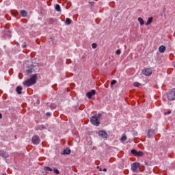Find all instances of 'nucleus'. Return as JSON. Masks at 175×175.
I'll return each instance as SVG.
<instances>
[{
	"instance_id": "f257e3e1",
	"label": "nucleus",
	"mask_w": 175,
	"mask_h": 175,
	"mask_svg": "<svg viewBox=\"0 0 175 175\" xmlns=\"http://www.w3.org/2000/svg\"><path fill=\"white\" fill-rule=\"evenodd\" d=\"M100 117H102V113H98L92 116L90 119L91 124H92V125H95L96 126H99V125H100V122H99Z\"/></svg>"
},
{
	"instance_id": "f03ea898",
	"label": "nucleus",
	"mask_w": 175,
	"mask_h": 175,
	"mask_svg": "<svg viewBox=\"0 0 175 175\" xmlns=\"http://www.w3.org/2000/svg\"><path fill=\"white\" fill-rule=\"evenodd\" d=\"M36 79H38V76H36V75H33L29 79L25 81L23 84L24 85H26V87H31V85L36 84Z\"/></svg>"
},
{
	"instance_id": "7ed1b4c3",
	"label": "nucleus",
	"mask_w": 175,
	"mask_h": 175,
	"mask_svg": "<svg viewBox=\"0 0 175 175\" xmlns=\"http://www.w3.org/2000/svg\"><path fill=\"white\" fill-rule=\"evenodd\" d=\"M167 98L170 102L175 100V89H173L172 91L168 92L166 94Z\"/></svg>"
},
{
	"instance_id": "20e7f679",
	"label": "nucleus",
	"mask_w": 175,
	"mask_h": 175,
	"mask_svg": "<svg viewBox=\"0 0 175 175\" xmlns=\"http://www.w3.org/2000/svg\"><path fill=\"white\" fill-rule=\"evenodd\" d=\"M140 166V163L137 162H135L131 165V170L134 172V173H137L138 167Z\"/></svg>"
},
{
	"instance_id": "39448f33",
	"label": "nucleus",
	"mask_w": 175,
	"mask_h": 175,
	"mask_svg": "<svg viewBox=\"0 0 175 175\" xmlns=\"http://www.w3.org/2000/svg\"><path fill=\"white\" fill-rule=\"evenodd\" d=\"M142 73L144 76H151L152 75V70L151 68H144L142 70Z\"/></svg>"
},
{
	"instance_id": "423d86ee",
	"label": "nucleus",
	"mask_w": 175,
	"mask_h": 175,
	"mask_svg": "<svg viewBox=\"0 0 175 175\" xmlns=\"http://www.w3.org/2000/svg\"><path fill=\"white\" fill-rule=\"evenodd\" d=\"M33 144H39L40 143V138L38 135H35L32 137Z\"/></svg>"
},
{
	"instance_id": "0eeeda50",
	"label": "nucleus",
	"mask_w": 175,
	"mask_h": 175,
	"mask_svg": "<svg viewBox=\"0 0 175 175\" xmlns=\"http://www.w3.org/2000/svg\"><path fill=\"white\" fill-rule=\"evenodd\" d=\"M95 94H96V91H95V90H92L91 92H88V93H86V96L89 99H91V98H92V96H94Z\"/></svg>"
},
{
	"instance_id": "6e6552de",
	"label": "nucleus",
	"mask_w": 175,
	"mask_h": 175,
	"mask_svg": "<svg viewBox=\"0 0 175 175\" xmlns=\"http://www.w3.org/2000/svg\"><path fill=\"white\" fill-rule=\"evenodd\" d=\"M98 136H100L101 137H103V139H107V133H106V131H100L98 132Z\"/></svg>"
},
{
	"instance_id": "1a4fd4ad",
	"label": "nucleus",
	"mask_w": 175,
	"mask_h": 175,
	"mask_svg": "<svg viewBox=\"0 0 175 175\" xmlns=\"http://www.w3.org/2000/svg\"><path fill=\"white\" fill-rule=\"evenodd\" d=\"M0 157L2 158H9V154L5 151H0Z\"/></svg>"
},
{
	"instance_id": "9d476101",
	"label": "nucleus",
	"mask_w": 175,
	"mask_h": 175,
	"mask_svg": "<svg viewBox=\"0 0 175 175\" xmlns=\"http://www.w3.org/2000/svg\"><path fill=\"white\" fill-rule=\"evenodd\" d=\"M159 53H165L166 51V47L163 45H161L159 48Z\"/></svg>"
},
{
	"instance_id": "9b49d317",
	"label": "nucleus",
	"mask_w": 175,
	"mask_h": 175,
	"mask_svg": "<svg viewBox=\"0 0 175 175\" xmlns=\"http://www.w3.org/2000/svg\"><path fill=\"white\" fill-rule=\"evenodd\" d=\"M71 150L69 148H66L63 152V155H69L70 154Z\"/></svg>"
},
{
	"instance_id": "f8f14e48",
	"label": "nucleus",
	"mask_w": 175,
	"mask_h": 175,
	"mask_svg": "<svg viewBox=\"0 0 175 175\" xmlns=\"http://www.w3.org/2000/svg\"><path fill=\"white\" fill-rule=\"evenodd\" d=\"M21 14L22 17H27V16H28V12L24 10H21Z\"/></svg>"
},
{
	"instance_id": "ddd939ff",
	"label": "nucleus",
	"mask_w": 175,
	"mask_h": 175,
	"mask_svg": "<svg viewBox=\"0 0 175 175\" xmlns=\"http://www.w3.org/2000/svg\"><path fill=\"white\" fill-rule=\"evenodd\" d=\"M21 91H23V88L21 86H18L16 88V92H17V94H18V95H21V94H22Z\"/></svg>"
},
{
	"instance_id": "4468645a",
	"label": "nucleus",
	"mask_w": 175,
	"mask_h": 175,
	"mask_svg": "<svg viewBox=\"0 0 175 175\" xmlns=\"http://www.w3.org/2000/svg\"><path fill=\"white\" fill-rule=\"evenodd\" d=\"M152 135H154V130H152V129L148 130V137H151V136H152Z\"/></svg>"
},
{
	"instance_id": "2eb2a0df",
	"label": "nucleus",
	"mask_w": 175,
	"mask_h": 175,
	"mask_svg": "<svg viewBox=\"0 0 175 175\" xmlns=\"http://www.w3.org/2000/svg\"><path fill=\"white\" fill-rule=\"evenodd\" d=\"M152 20H154V18H152V17H150L148 19L147 23H146V25H150V24H151L152 23Z\"/></svg>"
},
{
	"instance_id": "dca6fc26",
	"label": "nucleus",
	"mask_w": 175,
	"mask_h": 175,
	"mask_svg": "<svg viewBox=\"0 0 175 175\" xmlns=\"http://www.w3.org/2000/svg\"><path fill=\"white\" fill-rule=\"evenodd\" d=\"M65 23L66 24V25H70L72 24V20H70V18H67L66 19Z\"/></svg>"
},
{
	"instance_id": "f3484780",
	"label": "nucleus",
	"mask_w": 175,
	"mask_h": 175,
	"mask_svg": "<svg viewBox=\"0 0 175 175\" xmlns=\"http://www.w3.org/2000/svg\"><path fill=\"white\" fill-rule=\"evenodd\" d=\"M55 9L57 12H61V6L59 4H56Z\"/></svg>"
},
{
	"instance_id": "a211bd4d",
	"label": "nucleus",
	"mask_w": 175,
	"mask_h": 175,
	"mask_svg": "<svg viewBox=\"0 0 175 175\" xmlns=\"http://www.w3.org/2000/svg\"><path fill=\"white\" fill-rule=\"evenodd\" d=\"M138 21L140 25H144V21L141 17L138 18Z\"/></svg>"
},
{
	"instance_id": "6ab92c4d",
	"label": "nucleus",
	"mask_w": 175,
	"mask_h": 175,
	"mask_svg": "<svg viewBox=\"0 0 175 175\" xmlns=\"http://www.w3.org/2000/svg\"><path fill=\"white\" fill-rule=\"evenodd\" d=\"M143 155H144V153L142 151L137 152L136 157H143Z\"/></svg>"
},
{
	"instance_id": "aec40b11",
	"label": "nucleus",
	"mask_w": 175,
	"mask_h": 175,
	"mask_svg": "<svg viewBox=\"0 0 175 175\" xmlns=\"http://www.w3.org/2000/svg\"><path fill=\"white\" fill-rule=\"evenodd\" d=\"M120 141L122 142V143H124V142L126 141V136L124 135L121 137Z\"/></svg>"
},
{
	"instance_id": "412c9836",
	"label": "nucleus",
	"mask_w": 175,
	"mask_h": 175,
	"mask_svg": "<svg viewBox=\"0 0 175 175\" xmlns=\"http://www.w3.org/2000/svg\"><path fill=\"white\" fill-rule=\"evenodd\" d=\"M131 154H133V155H135V157H136V155L137 154V151L135 149H133V150H131Z\"/></svg>"
},
{
	"instance_id": "4be33fe9",
	"label": "nucleus",
	"mask_w": 175,
	"mask_h": 175,
	"mask_svg": "<svg viewBox=\"0 0 175 175\" xmlns=\"http://www.w3.org/2000/svg\"><path fill=\"white\" fill-rule=\"evenodd\" d=\"M44 169L47 170L48 172H53V168L50 167H45Z\"/></svg>"
},
{
	"instance_id": "5701e85b",
	"label": "nucleus",
	"mask_w": 175,
	"mask_h": 175,
	"mask_svg": "<svg viewBox=\"0 0 175 175\" xmlns=\"http://www.w3.org/2000/svg\"><path fill=\"white\" fill-rule=\"evenodd\" d=\"M26 73H27V75H31V73H32L31 68H29V69L27 70Z\"/></svg>"
},
{
	"instance_id": "b1692460",
	"label": "nucleus",
	"mask_w": 175,
	"mask_h": 175,
	"mask_svg": "<svg viewBox=\"0 0 175 175\" xmlns=\"http://www.w3.org/2000/svg\"><path fill=\"white\" fill-rule=\"evenodd\" d=\"M53 172L56 174H59V170H58V169H57V168H53Z\"/></svg>"
},
{
	"instance_id": "393cba45",
	"label": "nucleus",
	"mask_w": 175,
	"mask_h": 175,
	"mask_svg": "<svg viewBox=\"0 0 175 175\" xmlns=\"http://www.w3.org/2000/svg\"><path fill=\"white\" fill-rule=\"evenodd\" d=\"M134 87H140V83L139 82H135L133 83Z\"/></svg>"
},
{
	"instance_id": "a878e982",
	"label": "nucleus",
	"mask_w": 175,
	"mask_h": 175,
	"mask_svg": "<svg viewBox=\"0 0 175 175\" xmlns=\"http://www.w3.org/2000/svg\"><path fill=\"white\" fill-rule=\"evenodd\" d=\"M116 83H117V81L112 80L111 82V87H113V85H114V84H116Z\"/></svg>"
},
{
	"instance_id": "bb28decb",
	"label": "nucleus",
	"mask_w": 175,
	"mask_h": 175,
	"mask_svg": "<svg viewBox=\"0 0 175 175\" xmlns=\"http://www.w3.org/2000/svg\"><path fill=\"white\" fill-rule=\"evenodd\" d=\"M92 49H96V47H98V44H96V43H93L92 44Z\"/></svg>"
},
{
	"instance_id": "cd10ccee",
	"label": "nucleus",
	"mask_w": 175,
	"mask_h": 175,
	"mask_svg": "<svg viewBox=\"0 0 175 175\" xmlns=\"http://www.w3.org/2000/svg\"><path fill=\"white\" fill-rule=\"evenodd\" d=\"M116 54L117 55H120V54H121V50L120 49H118L116 52Z\"/></svg>"
},
{
	"instance_id": "c85d7f7f",
	"label": "nucleus",
	"mask_w": 175,
	"mask_h": 175,
	"mask_svg": "<svg viewBox=\"0 0 175 175\" xmlns=\"http://www.w3.org/2000/svg\"><path fill=\"white\" fill-rule=\"evenodd\" d=\"M164 114H165V116H166L167 114H172V111H168L167 112H165Z\"/></svg>"
},
{
	"instance_id": "c756f323",
	"label": "nucleus",
	"mask_w": 175,
	"mask_h": 175,
	"mask_svg": "<svg viewBox=\"0 0 175 175\" xmlns=\"http://www.w3.org/2000/svg\"><path fill=\"white\" fill-rule=\"evenodd\" d=\"M46 116H51V113H49V112H48V113H46Z\"/></svg>"
},
{
	"instance_id": "7c9ffc66",
	"label": "nucleus",
	"mask_w": 175,
	"mask_h": 175,
	"mask_svg": "<svg viewBox=\"0 0 175 175\" xmlns=\"http://www.w3.org/2000/svg\"><path fill=\"white\" fill-rule=\"evenodd\" d=\"M103 172H107V169L104 168V169L103 170Z\"/></svg>"
},
{
	"instance_id": "2f4dec72",
	"label": "nucleus",
	"mask_w": 175,
	"mask_h": 175,
	"mask_svg": "<svg viewBox=\"0 0 175 175\" xmlns=\"http://www.w3.org/2000/svg\"><path fill=\"white\" fill-rule=\"evenodd\" d=\"M8 38H12V34H10V33H9Z\"/></svg>"
},
{
	"instance_id": "473e14b6",
	"label": "nucleus",
	"mask_w": 175,
	"mask_h": 175,
	"mask_svg": "<svg viewBox=\"0 0 175 175\" xmlns=\"http://www.w3.org/2000/svg\"><path fill=\"white\" fill-rule=\"evenodd\" d=\"M0 120H2V113H0Z\"/></svg>"
},
{
	"instance_id": "72a5a7b5",
	"label": "nucleus",
	"mask_w": 175,
	"mask_h": 175,
	"mask_svg": "<svg viewBox=\"0 0 175 175\" xmlns=\"http://www.w3.org/2000/svg\"><path fill=\"white\" fill-rule=\"evenodd\" d=\"M27 47V45H23V48L25 49Z\"/></svg>"
},
{
	"instance_id": "f704fd0d",
	"label": "nucleus",
	"mask_w": 175,
	"mask_h": 175,
	"mask_svg": "<svg viewBox=\"0 0 175 175\" xmlns=\"http://www.w3.org/2000/svg\"><path fill=\"white\" fill-rule=\"evenodd\" d=\"M40 102L39 100H37V105H39Z\"/></svg>"
},
{
	"instance_id": "c9c22d12",
	"label": "nucleus",
	"mask_w": 175,
	"mask_h": 175,
	"mask_svg": "<svg viewBox=\"0 0 175 175\" xmlns=\"http://www.w3.org/2000/svg\"><path fill=\"white\" fill-rule=\"evenodd\" d=\"M2 175H8V174H3Z\"/></svg>"
},
{
	"instance_id": "e433bc0d",
	"label": "nucleus",
	"mask_w": 175,
	"mask_h": 175,
	"mask_svg": "<svg viewBox=\"0 0 175 175\" xmlns=\"http://www.w3.org/2000/svg\"><path fill=\"white\" fill-rule=\"evenodd\" d=\"M100 172H102V169H100Z\"/></svg>"
},
{
	"instance_id": "4c0bfd02",
	"label": "nucleus",
	"mask_w": 175,
	"mask_h": 175,
	"mask_svg": "<svg viewBox=\"0 0 175 175\" xmlns=\"http://www.w3.org/2000/svg\"><path fill=\"white\" fill-rule=\"evenodd\" d=\"M133 175H136V174H133Z\"/></svg>"
}]
</instances>
